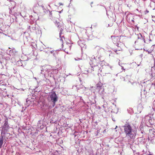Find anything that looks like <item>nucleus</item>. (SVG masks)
I'll list each match as a JSON object with an SVG mask.
<instances>
[{
  "mask_svg": "<svg viewBox=\"0 0 155 155\" xmlns=\"http://www.w3.org/2000/svg\"><path fill=\"white\" fill-rule=\"evenodd\" d=\"M124 132L126 135L125 138L129 142L132 139L135 138L137 134V131L129 124H125L123 126Z\"/></svg>",
  "mask_w": 155,
  "mask_h": 155,
  "instance_id": "obj_1",
  "label": "nucleus"
},
{
  "mask_svg": "<svg viewBox=\"0 0 155 155\" xmlns=\"http://www.w3.org/2000/svg\"><path fill=\"white\" fill-rule=\"evenodd\" d=\"M92 88H93V87H92ZM94 88H95V91L94 92V94L95 92L98 93L103 98L105 96L106 93L104 92V88L101 83V82L98 83L97 84L96 87H94Z\"/></svg>",
  "mask_w": 155,
  "mask_h": 155,
  "instance_id": "obj_2",
  "label": "nucleus"
},
{
  "mask_svg": "<svg viewBox=\"0 0 155 155\" xmlns=\"http://www.w3.org/2000/svg\"><path fill=\"white\" fill-rule=\"evenodd\" d=\"M48 100L49 102H52V107L54 106L56 102L58 101V97L55 92L52 93L50 94L48 97Z\"/></svg>",
  "mask_w": 155,
  "mask_h": 155,
  "instance_id": "obj_3",
  "label": "nucleus"
},
{
  "mask_svg": "<svg viewBox=\"0 0 155 155\" xmlns=\"http://www.w3.org/2000/svg\"><path fill=\"white\" fill-rule=\"evenodd\" d=\"M133 15L131 13L128 14L126 16V20L129 23H132L134 22Z\"/></svg>",
  "mask_w": 155,
  "mask_h": 155,
  "instance_id": "obj_4",
  "label": "nucleus"
},
{
  "mask_svg": "<svg viewBox=\"0 0 155 155\" xmlns=\"http://www.w3.org/2000/svg\"><path fill=\"white\" fill-rule=\"evenodd\" d=\"M111 38L114 44H116L117 43V44L119 45V42L120 41L119 40L120 39L118 36H111Z\"/></svg>",
  "mask_w": 155,
  "mask_h": 155,
  "instance_id": "obj_5",
  "label": "nucleus"
},
{
  "mask_svg": "<svg viewBox=\"0 0 155 155\" xmlns=\"http://www.w3.org/2000/svg\"><path fill=\"white\" fill-rule=\"evenodd\" d=\"M8 119L7 118H6L3 125V128L4 130H7L9 128V125L8 123Z\"/></svg>",
  "mask_w": 155,
  "mask_h": 155,
  "instance_id": "obj_6",
  "label": "nucleus"
},
{
  "mask_svg": "<svg viewBox=\"0 0 155 155\" xmlns=\"http://www.w3.org/2000/svg\"><path fill=\"white\" fill-rule=\"evenodd\" d=\"M138 39H140V40H139L140 42L143 41L144 43H145V41L144 38L143 37L142 35L140 33L138 34Z\"/></svg>",
  "mask_w": 155,
  "mask_h": 155,
  "instance_id": "obj_7",
  "label": "nucleus"
},
{
  "mask_svg": "<svg viewBox=\"0 0 155 155\" xmlns=\"http://www.w3.org/2000/svg\"><path fill=\"white\" fill-rule=\"evenodd\" d=\"M17 51L14 49H13L9 51V55H10L15 56L16 55Z\"/></svg>",
  "mask_w": 155,
  "mask_h": 155,
  "instance_id": "obj_8",
  "label": "nucleus"
},
{
  "mask_svg": "<svg viewBox=\"0 0 155 155\" xmlns=\"http://www.w3.org/2000/svg\"><path fill=\"white\" fill-rule=\"evenodd\" d=\"M78 43L81 47H83L84 45H85V44L84 41L80 40L78 42Z\"/></svg>",
  "mask_w": 155,
  "mask_h": 155,
  "instance_id": "obj_9",
  "label": "nucleus"
},
{
  "mask_svg": "<svg viewBox=\"0 0 155 155\" xmlns=\"http://www.w3.org/2000/svg\"><path fill=\"white\" fill-rule=\"evenodd\" d=\"M41 6L42 8L44 15L48 13L49 10H47L46 9H45V8L44 7V6Z\"/></svg>",
  "mask_w": 155,
  "mask_h": 155,
  "instance_id": "obj_10",
  "label": "nucleus"
},
{
  "mask_svg": "<svg viewBox=\"0 0 155 155\" xmlns=\"http://www.w3.org/2000/svg\"><path fill=\"white\" fill-rule=\"evenodd\" d=\"M3 143V137L1 136L0 138V148L2 147Z\"/></svg>",
  "mask_w": 155,
  "mask_h": 155,
  "instance_id": "obj_11",
  "label": "nucleus"
},
{
  "mask_svg": "<svg viewBox=\"0 0 155 155\" xmlns=\"http://www.w3.org/2000/svg\"><path fill=\"white\" fill-rule=\"evenodd\" d=\"M44 69L45 71H46L48 72V73H49L50 72V69L48 68H46V67L44 66Z\"/></svg>",
  "mask_w": 155,
  "mask_h": 155,
  "instance_id": "obj_12",
  "label": "nucleus"
},
{
  "mask_svg": "<svg viewBox=\"0 0 155 155\" xmlns=\"http://www.w3.org/2000/svg\"><path fill=\"white\" fill-rule=\"evenodd\" d=\"M44 66H41L40 67L41 71V72L40 73L41 74H43V71L44 70Z\"/></svg>",
  "mask_w": 155,
  "mask_h": 155,
  "instance_id": "obj_13",
  "label": "nucleus"
},
{
  "mask_svg": "<svg viewBox=\"0 0 155 155\" xmlns=\"http://www.w3.org/2000/svg\"><path fill=\"white\" fill-rule=\"evenodd\" d=\"M143 46V44H141L140 45V47L139 48H136L135 49L137 50H140L142 49V47Z\"/></svg>",
  "mask_w": 155,
  "mask_h": 155,
  "instance_id": "obj_14",
  "label": "nucleus"
},
{
  "mask_svg": "<svg viewBox=\"0 0 155 155\" xmlns=\"http://www.w3.org/2000/svg\"><path fill=\"white\" fill-rule=\"evenodd\" d=\"M144 51L148 52V54H150L152 52V51L150 50L149 51L148 50H145V49H143Z\"/></svg>",
  "mask_w": 155,
  "mask_h": 155,
  "instance_id": "obj_15",
  "label": "nucleus"
},
{
  "mask_svg": "<svg viewBox=\"0 0 155 155\" xmlns=\"http://www.w3.org/2000/svg\"><path fill=\"white\" fill-rule=\"evenodd\" d=\"M48 13H49V16L50 17H51L52 16V13H51V11L50 12L49 10L48 12Z\"/></svg>",
  "mask_w": 155,
  "mask_h": 155,
  "instance_id": "obj_16",
  "label": "nucleus"
},
{
  "mask_svg": "<svg viewBox=\"0 0 155 155\" xmlns=\"http://www.w3.org/2000/svg\"><path fill=\"white\" fill-rule=\"evenodd\" d=\"M36 8V7L35 6V7H34L33 8V11L35 13H37V12H35V8Z\"/></svg>",
  "mask_w": 155,
  "mask_h": 155,
  "instance_id": "obj_17",
  "label": "nucleus"
},
{
  "mask_svg": "<svg viewBox=\"0 0 155 155\" xmlns=\"http://www.w3.org/2000/svg\"><path fill=\"white\" fill-rule=\"evenodd\" d=\"M55 23V25H56V26L57 27H58L59 26V25L58 24V23H59V22H58L57 21H56V23Z\"/></svg>",
  "mask_w": 155,
  "mask_h": 155,
  "instance_id": "obj_18",
  "label": "nucleus"
},
{
  "mask_svg": "<svg viewBox=\"0 0 155 155\" xmlns=\"http://www.w3.org/2000/svg\"><path fill=\"white\" fill-rule=\"evenodd\" d=\"M74 59L76 60V61H78V60H80L81 59L80 58H74Z\"/></svg>",
  "mask_w": 155,
  "mask_h": 155,
  "instance_id": "obj_19",
  "label": "nucleus"
},
{
  "mask_svg": "<svg viewBox=\"0 0 155 155\" xmlns=\"http://www.w3.org/2000/svg\"><path fill=\"white\" fill-rule=\"evenodd\" d=\"M82 87H81V89H82V90L83 91H84L85 90V87H83V86H82Z\"/></svg>",
  "mask_w": 155,
  "mask_h": 155,
  "instance_id": "obj_20",
  "label": "nucleus"
},
{
  "mask_svg": "<svg viewBox=\"0 0 155 155\" xmlns=\"http://www.w3.org/2000/svg\"><path fill=\"white\" fill-rule=\"evenodd\" d=\"M153 104L154 105V108L155 109V101H153Z\"/></svg>",
  "mask_w": 155,
  "mask_h": 155,
  "instance_id": "obj_21",
  "label": "nucleus"
},
{
  "mask_svg": "<svg viewBox=\"0 0 155 155\" xmlns=\"http://www.w3.org/2000/svg\"><path fill=\"white\" fill-rule=\"evenodd\" d=\"M59 4L60 6H61V5L63 6V4H62V3H60H60H59V4Z\"/></svg>",
  "mask_w": 155,
  "mask_h": 155,
  "instance_id": "obj_22",
  "label": "nucleus"
},
{
  "mask_svg": "<svg viewBox=\"0 0 155 155\" xmlns=\"http://www.w3.org/2000/svg\"><path fill=\"white\" fill-rule=\"evenodd\" d=\"M54 52V51L53 50H52V51H50V52L51 53V54H53V52Z\"/></svg>",
  "mask_w": 155,
  "mask_h": 155,
  "instance_id": "obj_23",
  "label": "nucleus"
},
{
  "mask_svg": "<svg viewBox=\"0 0 155 155\" xmlns=\"http://www.w3.org/2000/svg\"><path fill=\"white\" fill-rule=\"evenodd\" d=\"M145 12L146 13H147L149 12V11L147 10H146Z\"/></svg>",
  "mask_w": 155,
  "mask_h": 155,
  "instance_id": "obj_24",
  "label": "nucleus"
},
{
  "mask_svg": "<svg viewBox=\"0 0 155 155\" xmlns=\"http://www.w3.org/2000/svg\"><path fill=\"white\" fill-rule=\"evenodd\" d=\"M81 90H80V89L79 88H78V90H77V91H79V92H80V91H81Z\"/></svg>",
  "mask_w": 155,
  "mask_h": 155,
  "instance_id": "obj_25",
  "label": "nucleus"
},
{
  "mask_svg": "<svg viewBox=\"0 0 155 155\" xmlns=\"http://www.w3.org/2000/svg\"><path fill=\"white\" fill-rule=\"evenodd\" d=\"M61 31H60V33H59V35H60V38H61Z\"/></svg>",
  "mask_w": 155,
  "mask_h": 155,
  "instance_id": "obj_26",
  "label": "nucleus"
},
{
  "mask_svg": "<svg viewBox=\"0 0 155 155\" xmlns=\"http://www.w3.org/2000/svg\"><path fill=\"white\" fill-rule=\"evenodd\" d=\"M117 50H115V52L116 53H117V54H119L118 53H117Z\"/></svg>",
  "mask_w": 155,
  "mask_h": 155,
  "instance_id": "obj_27",
  "label": "nucleus"
},
{
  "mask_svg": "<svg viewBox=\"0 0 155 155\" xmlns=\"http://www.w3.org/2000/svg\"><path fill=\"white\" fill-rule=\"evenodd\" d=\"M64 38V36H62V38H61V41H62V38Z\"/></svg>",
  "mask_w": 155,
  "mask_h": 155,
  "instance_id": "obj_28",
  "label": "nucleus"
},
{
  "mask_svg": "<svg viewBox=\"0 0 155 155\" xmlns=\"http://www.w3.org/2000/svg\"><path fill=\"white\" fill-rule=\"evenodd\" d=\"M122 69H123V70H125L124 68V67H122Z\"/></svg>",
  "mask_w": 155,
  "mask_h": 155,
  "instance_id": "obj_29",
  "label": "nucleus"
},
{
  "mask_svg": "<svg viewBox=\"0 0 155 155\" xmlns=\"http://www.w3.org/2000/svg\"><path fill=\"white\" fill-rule=\"evenodd\" d=\"M40 33H41V31H38Z\"/></svg>",
  "mask_w": 155,
  "mask_h": 155,
  "instance_id": "obj_30",
  "label": "nucleus"
},
{
  "mask_svg": "<svg viewBox=\"0 0 155 155\" xmlns=\"http://www.w3.org/2000/svg\"><path fill=\"white\" fill-rule=\"evenodd\" d=\"M88 72L87 71L86 72H85L84 73L87 74Z\"/></svg>",
  "mask_w": 155,
  "mask_h": 155,
  "instance_id": "obj_31",
  "label": "nucleus"
},
{
  "mask_svg": "<svg viewBox=\"0 0 155 155\" xmlns=\"http://www.w3.org/2000/svg\"><path fill=\"white\" fill-rule=\"evenodd\" d=\"M148 155H152V154H149Z\"/></svg>",
  "mask_w": 155,
  "mask_h": 155,
  "instance_id": "obj_32",
  "label": "nucleus"
},
{
  "mask_svg": "<svg viewBox=\"0 0 155 155\" xmlns=\"http://www.w3.org/2000/svg\"><path fill=\"white\" fill-rule=\"evenodd\" d=\"M117 127V126H116V127L115 128V129H116Z\"/></svg>",
  "mask_w": 155,
  "mask_h": 155,
  "instance_id": "obj_33",
  "label": "nucleus"
},
{
  "mask_svg": "<svg viewBox=\"0 0 155 155\" xmlns=\"http://www.w3.org/2000/svg\"><path fill=\"white\" fill-rule=\"evenodd\" d=\"M54 53H53V56H54Z\"/></svg>",
  "mask_w": 155,
  "mask_h": 155,
  "instance_id": "obj_34",
  "label": "nucleus"
},
{
  "mask_svg": "<svg viewBox=\"0 0 155 155\" xmlns=\"http://www.w3.org/2000/svg\"><path fill=\"white\" fill-rule=\"evenodd\" d=\"M150 119L149 120V122L150 123Z\"/></svg>",
  "mask_w": 155,
  "mask_h": 155,
  "instance_id": "obj_35",
  "label": "nucleus"
},
{
  "mask_svg": "<svg viewBox=\"0 0 155 155\" xmlns=\"http://www.w3.org/2000/svg\"><path fill=\"white\" fill-rule=\"evenodd\" d=\"M137 42V41H135V44Z\"/></svg>",
  "mask_w": 155,
  "mask_h": 155,
  "instance_id": "obj_36",
  "label": "nucleus"
},
{
  "mask_svg": "<svg viewBox=\"0 0 155 155\" xmlns=\"http://www.w3.org/2000/svg\"><path fill=\"white\" fill-rule=\"evenodd\" d=\"M120 49H119V51H120Z\"/></svg>",
  "mask_w": 155,
  "mask_h": 155,
  "instance_id": "obj_37",
  "label": "nucleus"
}]
</instances>
